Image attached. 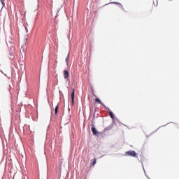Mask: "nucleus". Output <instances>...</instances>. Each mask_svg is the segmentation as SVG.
Instances as JSON below:
<instances>
[{"mask_svg": "<svg viewBox=\"0 0 179 179\" xmlns=\"http://www.w3.org/2000/svg\"><path fill=\"white\" fill-rule=\"evenodd\" d=\"M71 103L72 105L75 104V88H71Z\"/></svg>", "mask_w": 179, "mask_h": 179, "instance_id": "nucleus-1", "label": "nucleus"}, {"mask_svg": "<svg viewBox=\"0 0 179 179\" xmlns=\"http://www.w3.org/2000/svg\"><path fill=\"white\" fill-rule=\"evenodd\" d=\"M126 155H128V156H131V157H136V152L135 151H127L126 152Z\"/></svg>", "mask_w": 179, "mask_h": 179, "instance_id": "nucleus-2", "label": "nucleus"}, {"mask_svg": "<svg viewBox=\"0 0 179 179\" xmlns=\"http://www.w3.org/2000/svg\"><path fill=\"white\" fill-rule=\"evenodd\" d=\"M95 101L96 103H98V104H101V106H103V107H104V108L107 109L108 108L106 106V105H104V103H103V102L100 100V99L99 98H96L95 99Z\"/></svg>", "mask_w": 179, "mask_h": 179, "instance_id": "nucleus-3", "label": "nucleus"}, {"mask_svg": "<svg viewBox=\"0 0 179 179\" xmlns=\"http://www.w3.org/2000/svg\"><path fill=\"white\" fill-rule=\"evenodd\" d=\"M64 79H68V78H69V71L66 70L64 71Z\"/></svg>", "mask_w": 179, "mask_h": 179, "instance_id": "nucleus-4", "label": "nucleus"}, {"mask_svg": "<svg viewBox=\"0 0 179 179\" xmlns=\"http://www.w3.org/2000/svg\"><path fill=\"white\" fill-rule=\"evenodd\" d=\"M111 3H115V5H119V8L120 9H122V10H124V12H125V9L124 8V6H122V4H121L118 2H112Z\"/></svg>", "mask_w": 179, "mask_h": 179, "instance_id": "nucleus-5", "label": "nucleus"}, {"mask_svg": "<svg viewBox=\"0 0 179 179\" xmlns=\"http://www.w3.org/2000/svg\"><path fill=\"white\" fill-rule=\"evenodd\" d=\"M106 110H108V111H109L108 113H109V115H110V118H112V120H114V118H115L114 113L111 111V110L108 109V108Z\"/></svg>", "mask_w": 179, "mask_h": 179, "instance_id": "nucleus-6", "label": "nucleus"}, {"mask_svg": "<svg viewBox=\"0 0 179 179\" xmlns=\"http://www.w3.org/2000/svg\"><path fill=\"white\" fill-rule=\"evenodd\" d=\"M91 129H92V133H93L94 135H97L98 131H97V130H96V127H94V125H92V127Z\"/></svg>", "mask_w": 179, "mask_h": 179, "instance_id": "nucleus-7", "label": "nucleus"}, {"mask_svg": "<svg viewBox=\"0 0 179 179\" xmlns=\"http://www.w3.org/2000/svg\"><path fill=\"white\" fill-rule=\"evenodd\" d=\"M55 115H57V114H58V106H57L55 107Z\"/></svg>", "mask_w": 179, "mask_h": 179, "instance_id": "nucleus-8", "label": "nucleus"}, {"mask_svg": "<svg viewBox=\"0 0 179 179\" xmlns=\"http://www.w3.org/2000/svg\"><path fill=\"white\" fill-rule=\"evenodd\" d=\"M96 159H94L93 160H92L91 162V164H92L93 166H94V164H96Z\"/></svg>", "mask_w": 179, "mask_h": 179, "instance_id": "nucleus-9", "label": "nucleus"}, {"mask_svg": "<svg viewBox=\"0 0 179 179\" xmlns=\"http://www.w3.org/2000/svg\"><path fill=\"white\" fill-rule=\"evenodd\" d=\"M69 61V55L67 56V57L66 58V62L68 65V62Z\"/></svg>", "mask_w": 179, "mask_h": 179, "instance_id": "nucleus-10", "label": "nucleus"}, {"mask_svg": "<svg viewBox=\"0 0 179 179\" xmlns=\"http://www.w3.org/2000/svg\"><path fill=\"white\" fill-rule=\"evenodd\" d=\"M1 3H2L3 6H5V2H3V0H1Z\"/></svg>", "mask_w": 179, "mask_h": 179, "instance_id": "nucleus-11", "label": "nucleus"}, {"mask_svg": "<svg viewBox=\"0 0 179 179\" xmlns=\"http://www.w3.org/2000/svg\"><path fill=\"white\" fill-rule=\"evenodd\" d=\"M92 93H93V94H94V91H92Z\"/></svg>", "mask_w": 179, "mask_h": 179, "instance_id": "nucleus-12", "label": "nucleus"}]
</instances>
